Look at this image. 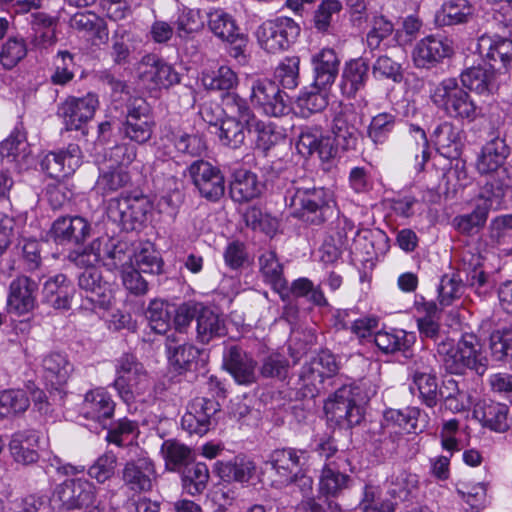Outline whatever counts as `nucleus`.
<instances>
[{"mask_svg":"<svg viewBox=\"0 0 512 512\" xmlns=\"http://www.w3.org/2000/svg\"><path fill=\"white\" fill-rule=\"evenodd\" d=\"M119 396L126 403L145 401L150 394L152 382L142 363L132 355H123L116 365L113 383Z\"/></svg>","mask_w":512,"mask_h":512,"instance_id":"obj_6","label":"nucleus"},{"mask_svg":"<svg viewBox=\"0 0 512 512\" xmlns=\"http://www.w3.org/2000/svg\"><path fill=\"white\" fill-rule=\"evenodd\" d=\"M249 97L252 105L268 116L278 117L286 113L287 105L283 93L268 79L253 80Z\"/></svg>","mask_w":512,"mask_h":512,"instance_id":"obj_15","label":"nucleus"},{"mask_svg":"<svg viewBox=\"0 0 512 512\" xmlns=\"http://www.w3.org/2000/svg\"><path fill=\"white\" fill-rule=\"evenodd\" d=\"M437 355L450 374L462 375L469 369L483 375L488 368V359L480 339L472 333L462 335L457 343L451 339L441 341L437 346Z\"/></svg>","mask_w":512,"mask_h":512,"instance_id":"obj_2","label":"nucleus"},{"mask_svg":"<svg viewBox=\"0 0 512 512\" xmlns=\"http://www.w3.org/2000/svg\"><path fill=\"white\" fill-rule=\"evenodd\" d=\"M74 292L73 284L63 274L48 278L43 285L44 301L58 310L70 308Z\"/></svg>","mask_w":512,"mask_h":512,"instance_id":"obj_33","label":"nucleus"},{"mask_svg":"<svg viewBox=\"0 0 512 512\" xmlns=\"http://www.w3.org/2000/svg\"><path fill=\"white\" fill-rule=\"evenodd\" d=\"M307 462V451L302 449L284 448L273 451L266 462L273 471L272 485L276 488L285 487L295 479L302 471V466Z\"/></svg>","mask_w":512,"mask_h":512,"instance_id":"obj_8","label":"nucleus"},{"mask_svg":"<svg viewBox=\"0 0 512 512\" xmlns=\"http://www.w3.org/2000/svg\"><path fill=\"white\" fill-rule=\"evenodd\" d=\"M285 203L293 217L321 224L334 204L332 193L323 188L294 181L285 193Z\"/></svg>","mask_w":512,"mask_h":512,"instance_id":"obj_3","label":"nucleus"},{"mask_svg":"<svg viewBox=\"0 0 512 512\" xmlns=\"http://www.w3.org/2000/svg\"><path fill=\"white\" fill-rule=\"evenodd\" d=\"M296 148L303 156H311L317 153L323 163H329L336 156L337 149L332 140L324 136L319 128L306 127L299 134Z\"/></svg>","mask_w":512,"mask_h":512,"instance_id":"obj_25","label":"nucleus"},{"mask_svg":"<svg viewBox=\"0 0 512 512\" xmlns=\"http://www.w3.org/2000/svg\"><path fill=\"white\" fill-rule=\"evenodd\" d=\"M350 477L341 473L334 463H326L320 473L318 491L324 496H338L343 490L349 486Z\"/></svg>","mask_w":512,"mask_h":512,"instance_id":"obj_47","label":"nucleus"},{"mask_svg":"<svg viewBox=\"0 0 512 512\" xmlns=\"http://www.w3.org/2000/svg\"><path fill=\"white\" fill-rule=\"evenodd\" d=\"M129 182L130 176L125 169L113 167L99 175L94 189L96 193L107 196L125 187Z\"/></svg>","mask_w":512,"mask_h":512,"instance_id":"obj_59","label":"nucleus"},{"mask_svg":"<svg viewBox=\"0 0 512 512\" xmlns=\"http://www.w3.org/2000/svg\"><path fill=\"white\" fill-rule=\"evenodd\" d=\"M225 118L219 127V139L223 145L231 148L239 147L245 139V128L254 120V115L246 100L231 92L223 96Z\"/></svg>","mask_w":512,"mask_h":512,"instance_id":"obj_5","label":"nucleus"},{"mask_svg":"<svg viewBox=\"0 0 512 512\" xmlns=\"http://www.w3.org/2000/svg\"><path fill=\"white\" fill-rule=\"evenodd\" d=\"M209 480V469L204 463H196L186 470L182 478L183 489L194 496L202 493Z\"/></svg>","mask_w":512,"mask_h":512,"instance_id":"obj_64","label":"nucleus"},{"mask_svg":"<svg viewBox=\"0 0 512 512\" xmlns=\"http://www.w3.org/2000/svg\"><path fill=\"white\" fill-rule=\"evenodd\" d=\"M396 502L383 495L379 486L366 485L357 506L358 512H394Z\"/></svg>","mask_w":512,"mask_h":512,"instance_id":"obj_52","label":"nucleus"},{"mask_svg":"<svg viewBox=\"0 0 512 512\" xmlns=\"http://www.w3.org/2000/svg\"><path fill=\"white\" fill-rule=\"evenodd\" d=\"M137 75L148 89L169 88L179 82L178 73L157 55H145L137 65Z\"/></svg>","mask_w":512,"mask_h":512,"instance_id":"obj_13","label":"nucleus"},{"mask_svg":"<svg viewBox=\"0 0 512 512\" xmlns=\"http://www.w3.org/2000/svg\"><path fill=\"white\" fill-rule=\"evenodd\" d=\"M83 466L64 464L58 467V472L70 476L57 485L49 499L53 510H72L90 507L95 502L96 488L93 483L84 478H77L84 473Z\"/></svg>","mask_w":512,"mask_h":512,"instance_id":"obj_4","label":"nucleus"},{"mask_svg":"<svg viewBox=\"0 0 512 512\" xmlns=\"http://www.w3.org/2000/svg\"><path fill=\"white\" fill-rule=\"evenodd\" d=\"M414 333L403 329L384 327L374 334L376 346L384 353H406L415 343Z\"/></svg>","mask_w":512,"mask_h":512,"instance_id":"obj_38","label":"nucleus"},{"mask_svg":"<svg viewBox=\"0 0 512 512\" xmlns=\"http://www.w3.org/2000/svg\"><path fill=\"white\" fill-rule=\"evenodd\" d=\"M167 149V154L173 156L174 150L181 154L200 156L206 150V144L199 135H188L181 132H172L161 138Z\"/></svg>","mask_w":512,"mask_h":512,"instance_id":"obj_43","label":"nucleus"},{"mask_svg":"<svg viewBox=\"0 0 512 512\" xmlns=\"http://www.w3.org/2000/svg\"><path fill=\"white\" fill-rule=\"evenodd\" d=\"M421 411L417 407H407L403 410L388 409L384 412L381 423L373 428V442L386 444L388 439H393V434L401 431L415 432Z\"/></svg>","mask_w":512,"mask_h":512,"instance_id":"obj_10","label":"nucleus"},{"mask_svg":"<svg viewBox=\"0 0 512 512\" xmlns=\"http://www.w3.org/2000/svg\"><path fill=\"white\" fill-rule=\"evenodd\" d=\"M473 414L483 426L498 433L507 431L512 422L509 407L503 403H478Z\"/></svg>","mask_w":512,"mask_h":512,"instance_id":"obj_31","label":"nucleus"},{"mask_svg":"<svg viewBox=\"0 0 512 512\" xmlns=\"http://www.w3.org/2000/svg\"><path fill=\"white\" fill-rule=\"evenodd\" d=\"M337 370L335 357L331 353L322 352L309 365L302 368L300 378L305 385L316 387L318 384H322L325 378L335 374Z\"/></svg>","mask_w":512,"mask_h":512,"instance_id":"obj_42","label":"nucleus"},{"mask_svg":"<svg viewBox=\"0 0 512 512\" xmlns=\"http://www.w3.org/2000/svg\"><path fill=\"white\" fill-rule=\"evenodd\" d=\"M202 85L207 90L228 91L238 84L237 74L228 66H220L215 71H203Z\"/></svg>","mask_w":512,"mask_h":512,"instance_id":"obj_56","label":"nucleus"},{"mask_svg":"<svg viewBox=\"0 0 512 512\" xmlns=\"http://www.w3.org/2000/svg\"><path fill=\"white\" fill-rule=\"evenodd\" d=\"M171 306L162 300H152L147 308L146 317L153 331L166 333L171 324Z\"/></svg>","mask_w":512,"mask_h":512,"instance_id":"obj_62","label":"nucleus"},{"mask_svg":"<svg viewBox=\"0 0 512 512\" xmlns=\"http://www.w3.org/2000/svg\"><path fill=\"white\" fill-rule=\"evenodd\" d=\"M512 239V214L494 217L488 226L487 241L492 247L507 244Z\"/></svg>","mask_w":512,"mask_h":512,"instance_id":"obj_63","label":"nucleus"},{"mask_svg":"<svg viewBox=\"0 0 512 512\" xmlns=\"http://www.w3.org/2000/svg\"><path fill=\"white\" fill-rule=\"evenodd\" d=\"M327 419L337 425L351 427L361 422L363 408L353 398V391L349 387L338 389L324 404Z\"/></svg>","mask_w":512,"mask_h":512,"instance_id":"obj_11","label":"nucleus"},{"mask_svg":"<svg viewBox=\"0 0 512 512\" xmlns=\"http://www.w3.org/2000/svg\"><path fill=\"white\" fill-rule=\"evenodd\" d=\"M208 26L212 33L218 38L234 43L240 38L239 29L233 17L221 9L211 11L208 16Z\"/></svg>","mask_w":512,"mask_h":512,"instance_id":"obj_48","label":"nucleus"},{"mask_svg":"<svg viewBox=\"0 0 512 512\" xmlns=\"http://www.w3.org/2000/svg\"><path fill=\"white\" fill-rule=\"evenodd\" d=\"M201 353V350L192 344H182L176 347L167 346L169 365L177 373L192 369Z\"/></svg>","mask_w":512,"mask_h":512,"instance_id":"obj_54","label":"nucleus"},{"mask_svg":"<svg viewBox=\"0 0 512 512\" xmlns=\"http://www.w3.org/2000/svg\"><path fill=\"white\" fill-rule=\"evenodd\" d=\"M412 394L418 392L421 401L428 407H434L438 402V383L436 375L428 371H415L410 385Z\"/></svg>","mask_w":512,"mask_h":512,"instance_id":"obj_49","label":"nucleus"},{"mask_svg":"<svg viewBox=\"0 0 512 512\" xmlns=\"http://www.w3.org/2000/svg\"><path fill=\"white\" fill-rule=\"evenodd\" d=\"M189 176L201 196L216 201L225 192V181L220 170L209 162L197 160L189 168Z\"/></svg>","mask_w":512,"mask_h":512,"instance_id":"obj_16","label":"nucleus"},{"mask_svg":"<svg viewBox=\"0 0 512 512\" xmlns=\"http://www.w3.org/2000/svg\"><path fill=\"white\" fill-rule=\"evenodd\" d=\"M300 34V26L290 17L265 21L256 30L258 44L268 53L276 54L290 48Z\"/></svg>","mask_w":512,"mask_h":512,"instance_id":"obj_7","label":"nucleus"},{"mask_svg":"<svg viewBox=\"0 0 512 512\" xmlns=\"http://www.w3.org/2000/svg\"><path fill=\"white\" fill-rule=\"evenodd\" d=\"M102 246V263L110 271L121 272L132 265L133 244L108 236L100 237Z\"/></svg>","mask_w":512,"mask_h":512,"instance_id":"obj_28","label":"nucleus"},{"mask_svg":"<svg viewBox=\"0 0 512 512\" xmlns=\"http://www.w3.org/2000/svg\"><path fill=\"white\" fill-rule=\"evenodd\" d=\"M114 409L111 395L103 388H96L85 394L80 413L86 419L103 423L112 418Z\"/></svg>","mask_w":512,"mask_h":512,"instance_id":"obj_26","label":"nucleus"},{"mask_svg":"<svg viewBox=\"0 0 512 512\" xmlns=\"http://www.w3.org/2000/svg\"><path fill=\"white\" fill-rule=\"evenodd\" d=\"M261 193V184L257 176L247 170H239L234 174L231 184V195L235 201H249Z\"/></svg>","mask_w":512,"mask_h":512,"instance_id":"obj_50","label":"nucleus"},{"mask_svg":"<svg viewBox=\"0 0 512 512\" xmlns=\"http://www.w3.org/2000/svg\"><path fill=\"white\" fill-rule=\"evenodd\" d=\"M509 153L503 138L499 136L492 138L481 149L475 164L477 171L481 175L497 173L504 166Z\"/></svg>","mask_w":512,"mask_h":512,"instance_id":"obj_27","label":"nucleus"},{"mask_svg":"<svg viewBox=\"0 0 512 512\" xmlns=\"http://www.w3.org/2000/svg\"><path fill=\"white\" fill-rule=\"evenodd\" d=\"M218 410V404L211 399L196 398L187 408L181 425L189 434L204 435L211 425V418Z\"/></svg>","mask_w":512,"mask_h":512,"instance_id":"obj_20","label":"nucleus"},{"mask_svg":"<svg viewBox=\"0 0 512 512\" xmlns=\"http://www.w3.org/2000/svg\"><path fill=\"white\" fill-rule=\"evenodd\" d=\"M391 498L406 501L414 497L419 488V476L405 468L395 469L386 480Z\"/></svg>","mask_w":512,"mask_h":512,"instance_id":"obj_40","label":"nucleus"},{"mask_svg":"<svg viewBox=\"0 0 512 512\" xmlns=\"http://www.w3.org/2000/svg\"><path fill=\"white\" fill-rule=\"evenodd\" d=\"M480 53L494 61L500 62L507 69L512 62V40L500 36L483 35L478 40Z\"/></svg>","mask_w":512,"mask_h":512,"instance_id":"obj_44","label":"nucleus"},{"mask_svg":"<svg viewBox=\"0 0 512 512\" xmlns=\"http://www.w3.org/2000/svg\"><path fill=\"white\" fill-rule=\"evenodd\" d=\"M132 265L146 274H160L163 261L150 242H138L133 244Z\"/></svg>","mask_w":512,"mask_h":512,"instance_id":"obj_46","label":"nucleus"},{"mask_svg":"<svg viewBox=\"0 0 512 512\" xmlns=\"http://www.w3.org/2000/svg\"><path fill=\"white\" fill-rule=\"evenodd\" d=\"M215 473L224 482L247 484L256 474V464L244 455H238L229 461H217Z\"/></svg>","mask_w":512,"mask_h":512,"instance_id":"obj_30","label":"nucleus"},{"mask_svg":"<svg viewBox=\"0 0 512 512\" xmlns=\"http://www.w3.org/2000/svg\"><path fill=\"white\" fill-rule=\"evenodd\" d=\"M431 141L437 152L449 159L457 158L463 146L461 130L450 122L438 125L431 135Z\"/></svg>","mask_w":512,"mask_h":512,"instance_id":"obj_32","label":"nucleus"},{"mask_svg":"<svg viewBox=\"0 0 512 512\" xmlns=\"http://www.w3.org/2000/svg\"><path fill=\"white\" fill-rule=\"evenodd\" d=\"M51 233L60 244L81 243L90 233V224L79 216L60 217L54 221Z\"/></svg>","mask_w":512,"mask_h":512,"instance_id":"obj_35","label":"nucleus"},{"mask_svg":"<svg viewBox=\"0 0 512 512\" xmlns=\"http://www.w3.org/2000/svg\"><path fill=\"white\" fill-rule=\"evenodd\" d=\"M223 367L240 385H250L257 380V362L238 346H230L223 353Z\"/></svg>","mask_w":512,"mask_h":512,"instance_id":"obj_19","label":"nucleus"},{"mask_svg":"<svg viewBox=\"0 0 512 512\" xmlns=\"http://www.w3.org/2000/svg\"><path fill=\"white\" fill-rule=\"evenodd\" d=\"M154 464L146 456L129 460L122 470L124 485L133 493L147 492L152 489V481L155 478Z\"/></svg>","mask_w":512,"mask_h":512,"instance_id":"obj_21","label":"nucleus"},{"mask_svg":"<svg viewBox=\"0 0 512 512\" xmlns=\"http://www.w3.org/2000/svg\"><path fill=\"white\" fill-rule=\"evenodd\" d=\"M461 83L443 79L431 89L430 99L447 117L471 123L481 115V108L464 87L480 95L492 94L498 88L496 72L488 65L473 66L462 72Z\"/></svg>","mask_w":512,"mask_h":512,"instance_id":"obj_1","label":"nucleus"},{"mask_svg":"<svg viewBox=\"0 0 512 512\" xmlns=\"http://www.w3.org/2000/svg\"><path fill=\"white\" fill-rule=\"evenodd\" d=\"M499 195L484 188L475 200V207L471 213L458 215L453 220V225L462 234L471 235L481 229L488 218L489 212L499 204Z\"/></svg>","mask_w":512,"mask_h":512,"instance_id":"obj_17","label":"nucleus"},{"mask_svg":"<svg viewBox=\"0 0 512 512\" xmlns=\"http://www.w3.org/2000/svg\"><path fill=\"white\" fill-rule=\"evenodd\" d=\"M98 106V97L88 93L83 97H68L59 105L57 113L67 131L80 130L93 118Z\"/></svg>","mask_w":512,"mask_h":512,"instance_id":"obj_12","label":"nucleus"},{"mask_svg":"<svg viewBox=\"0 0 512 512\" xmlns=\"http://www.w3.org/2000/svg\"><path fill=\"white\" fill-rule=\"evenodd\" d=\"M355 115L343 110L333 120L332 132L336 146L344 151L356 150L361 139V134L355 126Z\"/></svg>","mask_w":512,"mask_h":512,"instance_id":"obj_34","label":"nucleus"},{"mask_svg":"<svg viewBox=\"0 0 512 512\" xmlns=\"http://www.w3.org/2000/svg\"><path fill=\"white\" fill-rule=\"evenodd\" d=\"M150 209L151 204L143 195L121 196L109 201L107 215L125 229L133 230L144 223Z\"/></svg>","mask_w":512,"mask_h":512,"instance_id":"obj_9","label":"nucleus"},{"mask_svg":"<svg viewBox=\"0 0 512 512\" xmlns=\"http://www.w3.org/2000/svg\"><path fill=\"white\" fill-rule=\"evenodd\" d=\"M73 370V364L63 353L52 352L42 359L43 378L53 388L57 389L67 383Z\"/></svg>","mask_w":512,"mask_h":512,"instance_id":"obj_36","label":"nucleus"},{"mask_svg":"<svg viewBox=\"0 0 512 512\" xmlns=\"http://www.w3.org/2000/svg\"><path fill=\"white\" fill-rule=\"evenodd\" d=\"M327 88H319L315 84L302 91L297 99V107L303 117L323 111L328 105Z\"/></svg>","mask_w":512,"mask_h":512,"instance_id":"obj_55","label":"nucleus"},{"mask_svg":"<svg viewBox=\"0 0 512 512\" xmlns=\"http://www.w3.org/2000/svg\"><path fill=\"white\" fill-rule=\"evenodd\" d=\"M490 356L492 361L506 363L512 360V330H496L490 336Z\"/></svg>","mask_w":512,"mask_h":512,"instance_id":"obj_61","label":"nucleus"},{"mask_svg":"<svg viewBox=\"0 0 512 512\" xmlns=\"http://www.w3.org/2000/svg\"><path fill=\"white\" fill-rule=\"evenodd\" d=\"M472 9L466 0H455L444 3L435 14L438 26L455 25L466 22Z\"/></svg>","mask_w":512,"mask_h":512,"instance_id":"obj_53","label":"nucleus"},{"mask_svg":"<svg viewBox=\"0 0 512 512\" xmlns=\"http://www.w3.org/2000/svg\"><path fill=\"white\" fill-rule=\"evenodd\" d=\"M30 405L26 392L21 389H8L0 393V419L25 412Z\"/></svg>","mask_w":512,"mask_h":512,"instance_id":"obj_58","label":"nucleus"},{"mask_svg":"<svg viewBox=\"0 0 512 512\" xmlns=\"http://www.w3.org/2000/svg\"><path fill=\"white\" fill-rule=\"evenodd\" d=\"M70 25L73 29L84 32L94 44L104 43L108 39L105 22L95 13H77L71 18Z\"/></svg>","mask_w":512,"mask_h":512,"instance_id":"obj_45","label":"nucleus"},{"mask_svg":"<svg viewBox=\"0 0 512 512\" xmlns=\"http://www.w3.org/2000/svg\"><path fill=\"white\" fill-rule=\"evenodd\" d=\"M453 53L452 41L441 35H430L418 41L412 58L418 68H432Z\"/></svg>","mask_w":512,"mask_h":512,"instance_id":"obj_18","label":"nucleus"},{"mask_svg":"<svg viewBox=\"0 0 512 512\" xmlns=\"http://www.w3.org/2000/svg\"><path fill=\"white\" fill-rule=\"evenodd\" d=\"M80 165L81 150L76 144H69L59 152L48 153L41 161L42 169L55 179L70 176Z\"/></svg>","mask_w":512,"mask_h":512,"instance_id":"obj_22","label":"nucleus"},{"mask_svg":"<svg viewBox=\"0 0 512 512\" xmlns=\"http://www.w3.org/2000/svg\"><path fill=\"white\" fill-rule=\"evenodd\" d=\"M369 66L362 58L353 59L347 62L341 75L340 88L346 97H354L356 93L364 88L368 79Z\"/></svg>","mask_w":512,"mask_h":512,"instance_id":"obj_41","label":"nucleus"},{"mask_svg":"<svg viewBox=\"0 0 512 512\" xmlns=\"http://www.w3.org/2000/svg\"><path fill=\"white\" fill-rule=\"evenodd\" d=\"M314 73V84L319 88H328L339 72L340 59L331 48H323L311 57Z\"/></svg>","mask_w":512,"mask_h":512,"instance_id":"obj_29","label":"nucleus"},{"mask_svg":"<svg viewBox=\"0 0 512 512\" xmlns=\"http://www.w3.org/2000/svg\"><path fill=\"white\" fill-rule=\"evenodd\" d=\"M38 284L27 276L13 279L7 290L6 310L15 316L31 313L37 306Z\"/></svg>","mask_w":512,"mask_h":512,"instance_id":"obj_14","label":"nucleus"},{"mask_svg":"<svg viewBox=\"0 0 512 512\" xmlns=\"http://www.w3.org/2000/svg\"><path fill=\"white\" fill-rule=\"evenodd\" d=\"M79 287L86 292V299L95 307L106 308L111 303V291L102 282L97 269H86L79 275Z\"/></svg>","mask_w":512,"mask_h":512,"instance_id":"obj_37","label":"nucleus"},{"mask_svg":"<svg viewBox=\"0 0 512 512\" xmlns=\"http://www.w3.org/2000/svg\"><path fill=\"white\" fill-rule=\"evenodd\" d=\"M196 324L197 339L203 344H208L217 338L225 336L227 333L225 320L222 315L202 304Z\"/></svg>","mask_w":512,"mask_h":512,"instance_id":"obj_39","label":"nucleus"},{"mask_svg":"<svg viewBox=\"0 0 512 512\" xmlns=\"http://www.w3.org/2000/svg\"><path fill=\"white\" fill-rule=\"evenodd\" d=\"M40 435L36 430L24 429L14 432L9 439L8 450L14 462L31 465L39 459Z\"/></svg>","mask_w":512,"mask_h":512,"instance_id":"obj_24","label":"nucleus"},{"mask_svg":"<svg viewBox=\"0 0 512 512\" xmlns=\"http://www.w3.org/2000/svg\"><path fill=\"white\" fill-rule=\"evenodd\" d=\"M152 127L148 104L143 99H135L128 107L123 128L125 135L132 141L145 143L152 136Z\"/></svg>","mask_w":512,"mask_h":512,"instance_id":"obj_23","label":"nucleus"},{"mask_svg":"<svg viewBox=\"0 0 512 512\" xmlns=\"http://www.w3.org/2000/svg\"><path fill=\"white\" fill-rule=\"evenodd\" d=\"M0 155L9 162H17L20 166L28 164L30 149L25 135L20 131L12 132L0 145Z\"/></svg>","mask_w":512,"mask_h":512,"instance_id":"obj_51","label":"nucleus"},{"mask_svg":"<svg viewBox=\"0 0 512 512\" xmlns=\"http://www.w3.org/2000/svg\"><path fill=\"white\" fill-rule=\"evenodd\" d=\"M204 27V19L199 10L185 9L175 21V35L181 40L195 37Z\"/></svg>","mask_w":512,"mask_h":512,"instance_id":"obj_57","label":"nucleus"},{"mask_svg":"<svg viewBox=\"0 0 512 512\" xmlns=\"http://www.w3.org/2000/svg\"><path fill=\"white\" fill-rule=\"evenodd\" d=\"M259 266L265 281L270 283L274 289L280 290L286 287L283 268L275 252H264L259 258Z\"/></svg>","mask_w":512,"mask_h":512,"instance_id":"obj_60","label":"nucleus"}]
</instances>
